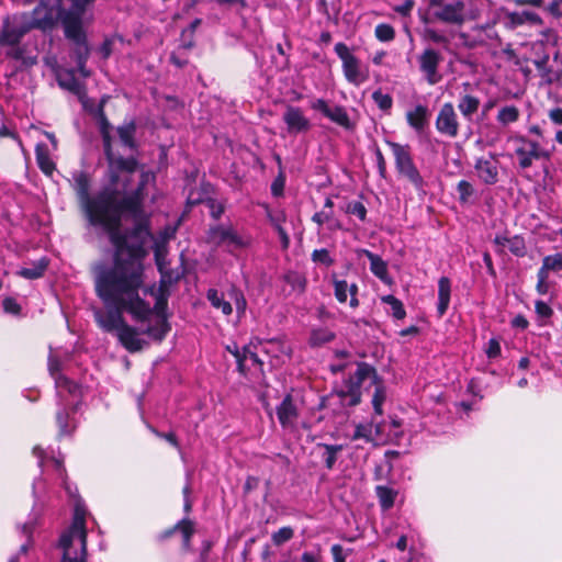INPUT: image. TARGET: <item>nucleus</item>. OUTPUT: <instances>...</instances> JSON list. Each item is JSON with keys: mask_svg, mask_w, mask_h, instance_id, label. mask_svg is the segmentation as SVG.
I'll list each match as a JSON object with an SVG mask.
<instances>
[{"mask_svg": "<svg viewBox=\"0 0 562 562\" xmlns=\"http://www.w3.org/2000/svg\"><path fill=\"white\" fill-rule=\"evenodd\" d=\"M75 190L85 209L87 218L92 226L104 231H113L117 226L116 216L113 213L114 189L113 181L106 173V184L94 196H90V177L85 171L72 173Z\"/></svg>", "mask_w": 562, "mask_h": 562, "instance_id": "3", "label": "nucleus"}, {"mask_svg": "<svg viewBox=\"0 0 562 562\" xmlns=\"http://www.w3.org/2000/svg\"><path fill=\"white\" fill-rule=\"evenodd\" d=\"M496 246V252L504 254V247H508V250L516 257H525L527 254V246L525 238L520 235L507 237L505 235H496L494 240Z\"/></svg>", "mask_w": 562, "mask_h": 562, "instance_id": "20", "label": "nucleus"}, {"mask_svg": "<svg viewBox=\"0 0 562 562\" xmlns=\"http://www.w3.org/2000/svg\"><path fill=\"white\" fill-rule=\"evenodd\" d=\"M57 82L60 88L75 94H79L82 90V86L76 78L74 70H67L63 74H59L57 77Z\"/></svg>", "mask_w": 562, "mask_h": 562, "instance_id": "36", "label": "nucleus"}, {"mask_svg": "<svg viewBox=\"0 0 562 562\" xmlns=\"http://www.w3.org/2000/svg\"><path fill=\"white\" fill-rule=\"evenodd\" d=\"M515 143V154L518 158V165L521 169H528L535 160H549L551 154L544 149L537 140H532L522 135L512 137Z\"/></svg>", "mask_w": 562, "mask_h": 562, "instance_id": "13", "label": "nucleus"}, {"mask_svg": "<svg viewBox=\"0 0 562 562\" xmlns=\"http://www.w3.org/2000/svg\"><path fill=\"white\" fill-rule=\"evenodd\" d=\"M3 310L10 314H19L21 306L13 297H5L2 302Z\"/></svg>", "mask_w": 562, "mask_h": 562, "instance_id": "61", "label": "nucleus"}, {"mask_svg": "<svg viewBox=\"0 0 562 562\" xmlns=\"http://www.w3.org/2000/svg\"><path fill=\"white\" fill-rule=\"evenodd\" d=\"M375 37L381 42H390L395 37V31L392 25L386 23H381L375 26L374 30Z\"/></svg>", "mask_w": 562, "mask_h": 562, "instance_id": "52", "label": "nucleus"}, {"mask_svg": "<svg viewBox=\"0 0 562 562\" xmlns=\"http://www.w3.org/2000/svg\"><path fill=\"white\" fill-rule=\"evenodd\" d=\"M451 297V281L448 277H441L438 280V303L437 313L439 317H442L449 307Z\"/></svg>", "mask_w": 562, "mask_h": 562, "instance_id": "27", "label": "nucleus"}, {"mask_svg": "<svg viewBox=\"0 0 562 562\" xmlns=\"http://www.w3.org/2000/svg\"><path fill=\"white\" fill-rule=\"evenodd\" d=\"M226 349L228 352H231L235 357L238 371L245 375L247 372L246 364H245L246 355L243 353V350H239V348L236 344H234L232 346L231 345L227 346Z\"/></svg>", "mask_w": 562, "mask_h": 562, "instance_id": "56", "label": "nucleus"}, {"mask_svg": "<svg viewBox=\"0 0 562 562\" xmlns=\"http://www.w3.org/2000/svg\"><path fill=\"white\" fill-rule=\"evenodd\" d=\"M53 461H54V464L56 467V470H58L60 472V477L63 479V486H64V488L66 490V492L68 493V495L70 497H75L76 496L75 492L72 491L70 485L67 483V480H66L67 476H66V473H65L63 461L59 460V459H53Z\"/></svg>", "mask_w": 562, "mask_h": 562, "instance_id": "59", "label": "nucleus"}, {"mask_svg": "<svg viewBox=\"0 0 562 562\" xmlns=\"http://www.w3.org/2000/svg\"><path fill=\"white\" fill-rule=\"evenodd\" d=\"M122 312L123 311L119 310L109 311L106 313L98 312L95 314V321L104 331L117 334L120 328L126 323L122 316Z\"/></svg>", "mask_w": 562, "mask_h": 562, "instance_id": "22", "label": "nucleus"}, {"mask_svg": "<svg viewBox=\"0 0 562 562\" xmlns=\"http://www.w3.org/2000/svg\"><path fill=\"white\" fill-rule=\"evenodd\" d=\"M562 270V252L546 256L542 259V266L538 271L548 274L550 271L559 272Z\"/></svg>", "mask_w": 562, "mask_h": 562, "instance_id": "42", "label": "nucleus"}, {"mask_svg": "<svg viewBox=\"0 0 562 562\" xmlns=\"http://www.w3.org/2000/svg\"><path fill=\"white\" fill-rule=\"evenodd\" d=\"M170 330V326L165 318H159L155 325L148 326L145 333L156 341H161L167 333Z\"/></svg>", "mask_w": 562, "mask_h": 562, "instance_id": "43", "label": "nucleus"}, {"mask_svg": "<svg viewBox=\"0 0 562 562\" xmlns=\"http://www.w3.org/2000/svg\"><path fill=\"white\" fill-rule=\"evenodd\" d=\"M373 424L367 423V424H359L355 428V432L352 435V439H363L366 442L373 441Z\"/></svg>", "mask_w": 562, "mask_h": 562, "instance_id": "50", "label": "nucleus"}, {"mask_svg": "<svg viewBox=\"0 0 562 562\" xmlns=\"http://www.w3.org/2000/svg\"><path fill=\"white\" fill-rule=\"evenodd\" d=\"M334 49L341 60L342 72L349 83L360 86L369 79V68L362 65L345 43H337Z\"/></svg>", "mask_w": 562, "mask_h": 562, "instance_id": "11", "label": "nucleus"}, {"mask_svg": "<svg viewBox=\"0 0 562 562\" xmlns=\"http://www.w3.org/2000/svg\"><path fill=\"white\" fill-rule=\"evenodd\" d=\"M114 247L112 265H99L94 268V288L97 295L105 306L126 311L135 321L144 322L155 311L161 314L167 306L164 291L155 292L145 285L144 243L147 237H135L136 244L128 243V236L122 228L104 231Z\"/></svg>", "mask_w": 562, "mask_h": 562, "instance_id": "1", "label": "nucleus"}, {"mask_svg": "<svg viewBox=\"0 0 562 562\" xmlns=\"http://www.w3.org/2000/svg\"><path fill=\"white\" fill-rule=\"evenodd\" d=\"M294 536V530L292 527H282L278 531L273 532L271 536V540L274 546H282L283 543L290 541Z\"/></svg>", "mask_w": 562, "mask_h": 562, "instance_id": "51", "label": "nucleus"}, {"mask_svg": "<svg viewBox=\"0 0 562 562\" xmlns=\"http://www.w3.org/2000/svg\"><path fill=\"white\" fill-rule=\"evenodd\" d=\"M548 278H549L548 274H544V273L538 271V273H537L538 282H537L536 289H537L538 293L541 295H544L548 293V290H549V285L547 282Z\"/></svg>", "mask_w": 562, "mask_h": 562, "instance_id": "63", "label": "nucleus"}, {"mask_svg": "<svg viewBox=\"0 0 562 562\" xmlns=\"http://www.w3.org/2000/svg\"><path fill=\"white\" fill-rule=\"evenodd\" d=\"M48 267V260L46 258H41L38 261L34 262L32 267L23 268L19 271V276L34 280L41 278Z\"/></svg>", "mask_w": 562, "mask_h": 562, "instance_id": "38", "label": "nucleus"}, {"mask_svg": "<svg viewBox=\"0 0 562 562\" xmlns=\"http://www.w3.org/2000/svg\"><path fill=\"white\" fill-rule=\"evenodd\" d=\"M282 117L289 134L305 133L311 128L310 120L299 106L288 105Z\"/></svg>", "mask_w": 562, "mask_h": 562, "instance_id": "17", "label": "nucleus"}, {"mask_svg": "<svg viewBox=\"0 0 562 562\" xmlns=\"http://www.w3.org/2000/svg\"><path fill=\"white\" fill-rule=\"evenodd\" d=\"M283 279L294 291L300 293L305 291L306 279L303 274L296 271H289L284 274Z\"/></svg>", "mask_w": 562, "mask_h": 562, "instance_id": "46", "label": "nucleus"}, {"mask_svg": "<svg viewBox=\"0 0 562 562\" xmlns=\"http://www.w3.org/2000/svg\"><path fill=\"white\" fill-rule=\"evenodd\" d=\"M102 137L104 156L108 162L106 175L116 181L122 171H131L137 165V160L134 157L125 158L121 155H115L112 148V136L110 132L100 133Z\"/></svg>", "mask_w": 562, "mask_h": 562, "instance_id": "14", "label": "nucleus"}, {"mask_svg": "<svg viewBox=\"0 0 562 562\" xmlns=\"http://www.w3.org/2000/svg\"><path fill=\"white\" fill-rule=\"evenodd\" d=\"M277 416L283 428L294 425L299 413L291 395H286L277 407Z\"/></svg>", "mask_w": 562, "mask_h": 562, "instance_id": "24", "label": "nucleus"}, {"mask_svg": "<svg viewBox=\"0 0 562 562\" xmlns=\"http://www.w3.org/2000/svg\"><path fill=\"white\" fill-rule=\"evenodd\" d=\"M375 494L383 510H389L394 506L397 496L396 490L384 485H378L375 487Z\"/></svg>", "mask_w": 562, "mask_h": 562, "instance_id": "35", "label": "nucleus"}, {"mask_svg": "<svg viewBox=\"0 0 562 562\" xmlns=\"http://www.w3.org/2000/svg\"><path fill=\"white\" fill-rule=\"evenodd\" d=\"M312 221L319 227L326 224L327 229L330 232L344 229L341 222L337 217H335L334 211L330 210H322L319 212H316L312 216Z\"/></svg>", "mask_w": 562, "mask_h": 562, "instance_id": "30", "label": "nucleus"}, {"mask_svg": "<svg viewBox=\"0 0 562 562\" xmlns=\"http://www.w3.org/2000/svg\"><path fill=\"white\" fill-rule=\"evenodd\" d=\"M367 381H369V383L378 382L376 370L366 362L358 363L355 373L346 379L342 385L336 391L340 403L344 406L358 405L361 400L360 387Z\"/></svg>", "mask_w": 562, "mask_h": 562, "instance_id": "8", "label": "nucleus"}, {"mask_svg": "<svg viewBox=\"0 0 562 562\" xmlns=\"http://www.w3.org/2000/svg\"><path fill=\"white\" fill-rule=\"evenodd\" d=\"M437 132L445 137L456 138L459 135L460 122L454 105L451 102L443 103L435 120Z\"/></svg>", "mask_w": 562, "mask_h": 562, "instance_id": "16", "label": "nucleus"}, {"mask_svg": "<svg viewBox=\"0 0 562 562\" xmlns=\"http://www.w3.org/2000/svg\"><path fill=\"white\" fill-rule=\"evenodd\" d=\"M311 258L313 262L323 265L325 267H330L335 263L334 258L330 256L329 251L325 248L315 249Z\"/></svg>", "mask_w": 562, "mask_h": 562, "instance_id": "53", "label": "nucleus"}, {"mask_svg": "<svg viewBox=\"0 0 562 562\" xmlns=\"http://www.w3.org/2000/svg\"><path fill=\"white\" fill-rule=\"evenodd\" d=\"M36 160H37L38 167L41 168V170L44 173H46V175H52L53 173V171L55 169V165L50 160V158L48 157L47 154H43V153H38L37 151Z\"/></svg>", "mask_w": 562, "mask_h": 562, "instance_id": "58", "label": "nucleus"}, {"mask_svg": "<svg viewBox=\"0 0 562 562\" xmlns=\"http://www.w3.org/2000/svg\"><path fill=\"white\" fill-rule=\"evenodd\" d=\"M206 241L216 247H224L229 254L251 246L252 237L249 234H239L233 225H211L206 232Z\"/></svg>", "mask_w": 562, "mask_h": 562, "instance_id": "9", "label": "nucleus"}, {"mask_svg": "<svg viewBox=\"0 0 562 562\" xmlns=\"http://www.w3.org/2000/svg\"><path fill=\"white\" fill-rule=\"evenodd\" d=\"M372 99L382 111H389L393 105V99L390 94L376 90L372 93Z\"/></svg>", "mask_w": 562, "mask_h": 562, "instance_id": "54", "label": "nucleus"}, {"mask_svg": "<svg viewBox=\"0 0 562 562\" xmlns=\"http://www.w3.org/2000/svg\"><path fill=\"white\" fill-rule=\"evenodd\" d=\"M48 371L55 380L56 387H65L72 393L77 385L60 373V361L53 355L48 357Z\"/></svg>", "mask_w": 562, "mask_h": 562, "instance_id": "26", "label": "nucleus"}, {"mask_svg": "<svg viewBox=\"0 0 562 562\" xmlns=\"http://www.w3.org/2000/svg\"><path fill=\"white\" fill-rule=\"evenodd\" d=\"M56 423L59 428V437L70 435L75 429V425L70 422L69 412L66 407H61L57 411Z\"/></svg>", "mask_w": 562, "mask_h": 562, "instance_id": "39", "label": "nucleus"}, {"mask_svg": "<svg viewBox=\"0 0 562 562\" xmlns=\"http://www.w3.org/2000/svg\"><path fill=\"white\" fill-rule=\"evenodd\" d=\"M381 301L390 306L387 313L391 314L394 318L403 319L406 316V311L403 303L394 295H384L381 297Z\"/></svg>", "mask_w": 562, "mask_h": 562, "instance_id": "40", "label": "nucleus"}, {"mask_svg": "<svg viewBox=\"0 0 562 562\" xmlns=\"http://www.w3.org/2000/svg\"><path fill=\"white\" fill-rule=\"evenodd\" d=\"M543 10L553 18L562 16V0H543Z\"/></svg>", "mask_w": 562, "mask_h": 562, "instance_id": "57", "label": "nucleus"}, {"mask_svg": "<svg viewBox=\"0 0 562 562\" xmlns=\"http://www.w3.org/2000/svg\"><path fill=\"white\" fill-rule=\"evenodd\" d=\"M480 99L472 94H464L460 97L458 102V110L465 120L471 121L480 108Z\"/></svg>", "mask_w": 562, "mask_h": 562, "instance_id": "32", "label": "nucleus"}, {"mask_svg": "<svg viewBox=\"0 0 562 562\" xmlns=\"http://www.w3.org/2000/svg\"><path fill=\"white\" fill-rule=\"evenodd\" d=\"M85 515V509L76 504L72 524L59 538V548L63 550L61 562H87Z\"/></svg>", "mask_w": 562, "mask_h": 562, "instance_id": "4", "label": "nucleus"}, {"mask_svg": "<svg viewBox=\"0 0 562 562\" xmlns=\"http://www.w3.org/2000/svg\"><path fill=\"white\" fill-rule=\"evenodd\" d=\"M334 295L339 303H346L348 299V282L333 276Z\"/></svg>", "mask_w": 562, "mask_h": 562, "instance_id": "49", "label": "nucleus"}, {"mask_svg": "<svg viewBox=\"0 0 562 562\" xmlns=\"http://www.w3.org/2000/svg\"><path fill=\"white\" fill-rule=\"evenodd\" d=\"M206 299L213 308L220 310L223 315L229 316L233 313L232 303L225 300L224 293L216 289H209L206 292Z\"/></svg>", "mask_w": 562, "mask_h": 562, "instance_id": "31", "label": "nucleus"}, {"mask_svg": "<svg viewBox=\"0 0 562 562\" xmlns=\"http://www.w3.org/2000/svg\"><path fill=\"white\" fill-rule=\"evenodd\" d=\"M231 301L234 302L238 317L244 316L247 308V301L244 293L235 285H232L227 292Z\"/></svg>", "mask_w": 562, "mask_h": 562, "instance_id": "44", "label": "nucleus"}, {"mask_svg": "<svg viewBox=\"0 0 562 562\" xmlns=\"http://www.w3.org/2000/svg\"><path fill=\"white\" fill-rule=\"evenodd\" d=\"M501 355V345L498 340L495 338H492L488 340L487 348H486V356L490 359L496 358Z\"/></svg>", "mask_w": 562, "mask_h": 562, "instance_id": "62", "label": "nucleus"}, {"mask_svg": "<svg viewBox=\"0 0 562 562\" xmlns=\"http://www.w3.org/2000/svg\"><path fill=\"white\" fill-rule=\"evenodd\" d=\"M442 60L441 53L432 47L425 48L417 56L419 70L429 86H435L442 80V75L439 71Z\"/></svg>", "mask_w": 562, "mask_h": 562, "instance_id": "15", "label": "nucleus"}, {"mask_svg": "<svg viewBox=\"0 0 562 562\" xmlns=\"http://www.w3.org/2000/svg\"><path fill=\"white\" fill-rule=\"evenodd\" d=\"M430 112L427 105L416 104L406 112L407 124L416 132H423L428 125Z\"/></svg>", "mask_w": 562, "mask_h": 562, "instance_id": "25", "label": "nucleus"}, {"mask_svg": "<svg viewBox=\"0 0 562 562\" xmlns=\"http://www.w3.org/2000/svg\"><path fill=\"white\" fill-rule=\"evenodd\" d=\"M335 338V334L327 328L314 329L310 337V344L313 347H318L324 344L331 341Z\"/></svg>", "mask_w": 562, "mask_h": 562, "instance_id": "45", "label": "nucleus"}, {"mask_svg": "<svg viewBox=\"0 0 562 562\" xmlns=\"http://www.w3.org/2000/svg\"><path fill=\"white\" fill-rule=\"evenodd\" d=\"M370 385H374V393L372 396V405H373L374 413L376 415H382L383 414L382 405L386 398L385 387L379 376H378V382L370 383Z\"/></svg>", "mask_w": 562, "mask_h": 562, "instance_id": "41", "label": "nucleus"}, {"mask_svg": "<svg viewBox=\"0 0 562 562\" xmlns=\"http://www.w3.org/2000/svg\"><path fill=\"white\" fill-rule=\"evenodd\" d=\"M136 168L137 166L131 171H122L115 184H113V213L117 220V228H122V218L128 216L135 223L131 235L142 238L149 236L148 221L144 212L143 203L146 196L145 188L149 182L155 180V175L150 171H143L136 189L125 194L132 175L136 171Z\"/></svg>", "mask_w": 562, "mask_h": 562, "instance_id": "2", "label": "nucleus"}, {"mask_svg": "<svg viewBox=\"0 0 562 562\" xmlns=\"http://www.w3.org/2000/svg\"><path fill=\"white\" fill-rule=\"evenodd\" d=\"M457 192L459 194L460 203L467 204L471 202V199L473 198L475 190L469 181L461 180L457 184Z\"/></svg>", "mask_w": 562, "mask_h": 562, "instance_id": "47", "label": "nucleus"}, {"mask_svg": "<svg viewBox=\"0 0 562 562\" xmlns=\"http://www.w3.org/2000/svg\"><path fill=\"white\" fill-rule=\"evenodd\" d=\"M325 116L347 131H351L356 126L350 120L347 110L341 105L330 106Z\"/></svg>", "mask_w": 562, "mask_h": 562, "instance_id": "29", "label": "nucleus"}, {"mask_svg": "<svg viewBox=\"0 0 562 562\" xmlns=\"http://www.w3.org/2000/svg\"><path fill=\"white\" fill-rule=\"evenodd\" d=\"M322 454L325 467L331 470L337 461V453L341 450V446L324 445Z\"/></svg>", "mask_w": 562, "mask_h": 562, "instance_id": "48", "label": "nucleus"}, {"mask_svg": "<svg viewBox=\"0 0 562 562\" xmlns=\"http://www.w3.org/2000/svg\"><path fill=\"white\" fill-rule=\"evenodd\" d=\"M266 216L270 224L279 235L282 249H288L290 246V236L284 229L283 224L286 222V213L281 207H269L266 206Z\"/></svg>", "mask_w": 562, "mask_h": 562, "instance_id": "19", "label": "nucleus"}, {"mask_svg": "<svg viewBox=\"0 0 562 562\" xmlns=\"http://www.w3.org/2000/svg\"><path fill=\"white\" fill-rule=\"evenodd\" d=\"M209 209H210V215L214 220H220V217L224 213V206L214 200L209 201Z\"/></svg>", "mask_w": 562, "mask_h": 562, "instance_id": "64", "label": "nucleus"}, {"mask_svg": "<svg viewBox=\"0 0 562 562\" xmlns=\"http://www.w3.org/2000/svg\"><path fill=\"white\" fill-rule=\"evenodd\" d=\"M86 9L87 7H75L63 21L65 37L74 44L72 56L77 64V70L83 78L90 76V71L86 67L90 48L82 27Z\"/></svg>", "mask_w": 562, "mask_h": 562, "instance_id": "5", "label": "nucleus"}, {"mask_svg": "<svg viewBox=\"0 0 562 562\" xmlns=\"http://www.w3.org/2000/svg\"><path fill=\"white\" fill-rule=\"evenodd\" d=\"M474 169L483 183L493 186L498 182V161L496 159L477 158Z\"/></svg>", "mask_w": 562, "mask_h": 562, "instance_id": "21", "label": "nucleus"}, {"mask_svg": "<svg viewBox=\"0 0 562 562\" xmlns=\"http://www.w3.org/2000/svg\"><path fill=\"white\" fill-rule=\"evenodd\" d=\"M74 8V0H57L55 4L41 1L32 12H26V16L32 30L46 32L52 31L58 21L63 23Z\"/></svg>", "mask_w": 562, "mask_h": 562, "instance_id": "7", "label": "nucleus"}, {"mask_svg": "<svg viewBox=\"0 0 562 562\" xmlns=\"http://www.w3.org/2000/svg\"><path fill=\"white\" fill-rule=\"evenodd\" d=\"M120 342L130 352H136L143 349L145 341L139 337L137 330L126 323L116 334Z\"/></svg>", "mask_w": 562, "mask_h": 562, "instance_id": "23", "label": "nucleus"}, {"mask_svg": "<svg viewBox=\"0 0 562 562\" xmlns=\"http://www.w3.org/2000/svg\"><path fill=\"white\" fill-rule=\"evenodd\" d=\"M363 254L367 256V258L370 261L371 272L380 280L386 281L387 277H389L386 262L380 256H378L369 250L364 249Z\"/></svg>", "mask_w": 562, "mask_h": 562, "instance_id": "33", "label": "nucleus"}, {"mask_svg": "<svg viewBox=\"0 0 562 562\" xmlns=\"http://www.w3.org/2000/svg\"><path fill=\"white\" fill-rule=\"evenodd\" d=\"M120 142L124 147H127L131 150L137 148V143L135 139L136 134V123L131 120L128 122H124L122 125L116 128Z\"/></svg>", "mask_w": 562, "mask_h": 562, "instance_id": "28", "label": "nucleus"}, {"mask_svg": "<svg viewBox=\"0 0 562 562\" xmlns=\"http://www.w3.org/2000/svg\"><path fill=\"white\" fill-rule=\"evenodd\" d=\"M427 3L432 19L449 26L460 27L480 14L474 0H427Z\"/></svg>", "mask_w": 562, "mask_h": 562, "instance_id": "6", "label": "nucleus"}, {"mask_svg": "<svg viewBox=\"0 0 562 562\" xmlns=\"http://www.w3.org/2000/svg\"><path fill=\"white\" fill-rule=\"evenodd\" d=\"M386 144L393 153L398 175L409 181L418 192H425L426 182L413 160L409 145L392 140H387Z\"/></svg>", "mask_w": 562, "mask_h": 562, "instance_id": "10", "label": "nucleus"}, {"mask_svg": "<svg viewBox=\"0 0 562 562\" xmlns=\"http://www.w3.org/2000/svg\"><path fill=\"white\" fill-rule=\"evenodd\" d=\"M345 212L357 216L361 222L367 220V209L364 204L359 201L349 202L346 205Z\"/></svg>", "mask_w": 562, "mask_h": 562, "instance_id": "55", "label": "nucleus"}, {"mask_svg": "<svg viewBox=\"0 0 562 562\" xmlns=\"http://www.w3.org/2000/svg\"><path fill=\"white\" fill-rule=\"evenodd\" d=\"M374 155H375V159H376L379 175L381 178L385 179L386 178V161H385V158H384L381 149L378 146L374 148Z\"/></svg>", "mask_w": 562, "mask_h": 562, "instance_id": "60", "label": "nucleus"}, {"mask_svg": "<svg viewBox=\"0 0 562 562\" xmlns=\"http://www.w3.org/2000/svg\"><path fill=\"white\" fill-rule=\"evenodd\" d=\"M520 111L516 105H505L498 110L496 121L502 126H508L519 120Z\"/></svg>", "mask_w": 562, "mask_h": 562, "instance_id": "37", "label": "nucleus"}, {"mask_svg": "<svg viewBox=\"0 0 562 562\" xmlns=\"http://www.w3.org/2000/svg\"><path fill=\"white\" fill-rule=\"evenodd\" d=\"M26 12L7 15L0 30V46L19 45L21 40L32 31Z\"/></svg>", "mask_w": 562, "mask_h": 562, "instance_id": "12", "label": "nucleus"}, {"mask_svg": "<svg viewBox=\"0 0 562 562\" xmlns=\"http://www.w3.org/2000/svg\"><path fill=\"white\" fill-rule=\"evenodd\" d=\"M508 20L510 24L514 26H519L524 24H542V19L539 16V14L531 11L512 12L508 15Z\"/></svg>", "mask_w": 562, "mask_h": 562, "instance_id": "34", "label": "nucleus"}, {"mask_svg": "<svg viewBox=\"0 0 562 562\" xmlns=\"http://www.w3.org/2000/svg\"><path fill=\"white\" fill-rule=\"evenodd\" d=\"M176 532H180L182 537V549L184 551L191 550V538L195 532L194 522L190 519L183 518L179 520L175 526L171 528L162 531L159 533L158 539L160 541H164L168 538H170Z\"/></svg>", "mask_w": 562, "mask_h": 562, "instance_id": "18", "label": "nucleus"}]
</instances>
